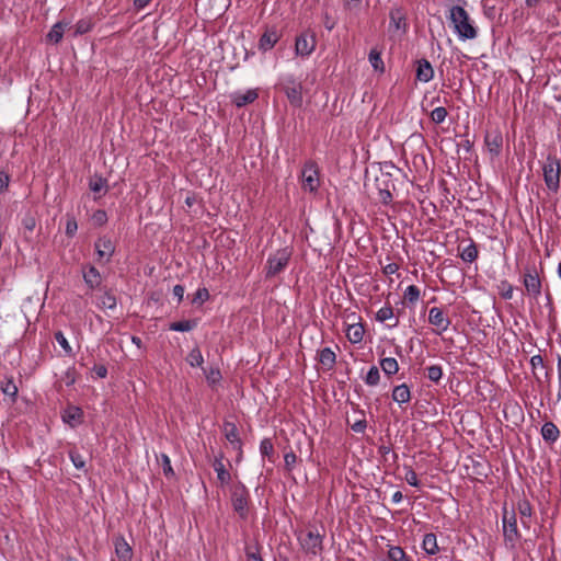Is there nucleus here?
I'll return each mask as SVG.
<instances>
[{"label": "nucleus", "instance_id": "1", "mask_svg": "<svg viewBox=\"0 0 561 561\" xmlns=\"http://www.w3.org/2000/svg\"><path fill=\"white\" fill-rule=\"evenodd\" d=\"M449 20L459 39L467 41L477 37V30L472 25L469 14L462 7H451L449 10Z\"/></svg>", "mask_w": 561, "mask_h": 561}, {"label": "nucleus", "instance_id": "2", "mask_svg": "<svg viewBox=\"0 0 561 561\" xmlns=\"http://www.w3.org/2000/svg\"><path fill=\"white\" fill-rule=\"evenodd\" d=\"M291 255V251L289 248H284L276 251L273 255H271L267 260V276H275L279 272H282L287 265Z\"/></svg>", "mask_w": 561, "mask_h": 561}, {"label": "nucleus", "instance_id": "3", "mask_svg": "<svg viewBox=\"0 0 561 561\" xmlns=\"http://www.w3.org/2000/svg\"><path fill=\"white\" fill-rule=\"evenodd\" d=\"M561 172L560 161L556 158L548 157L543 165V178L547 186L556 191L559 187V179Z\"/></svg>", "mask_w": 561, "mask_h": 561}, {"label": "nucleus", "instance_id": "4", "mask_svg": "<svg viewBox=\"0 0 561 561\" xmlns=\"http://www.w3.org/2000/svg\"><path fill=\"white\" fill-rule=\"evenodd\" d=\"M503 528L505 540L511 547H514L518 538L516 517L514 513H508L507 511L504 512Z\"/></svg>", "mask_w": 561, "mask_h": 561}, {"label": "nucleus", "instance_id": "5", "mask_svg": "<svg viewBox=\"0 0 561 561\" xmlns=\"http://www.w3.org/2000/svg\"><path fill=\"white\" fill-rule=\"evenodd\" d=\"M302 187L306 191L314 192L319 186L318 169L313 163H307L301 173Z\"/></svg>", "mask_w": 561, "mask_h": 561}, {"label": "nucleus", "instance_id": "6", "mask_svg": "<svg viewBox=\"0 0 561 561\" xmlns=\"http://www.w3.org/2000/svg\"><path fill=\"white\" fill-rule=\"evenodd\" d=\"M301 547L316 554L321 549V536L317 531L307 530L302 531L299 536Z\"/></svg>", "mask_w": 561, "mask_h": 561}, {"label": "nucleus", "instance_id": "7", "mask_svg": "<svg viewBox=\"0 0 561 561\" xmlns=\"http://www.w3.org/2000/svg\"><path fill=\"white\" fill-rule=\"evenodd\" d=\"M316 48V38L312 34L304 33L296 39L295 50L298 56L307 57Z\"/></svg>", "mask_w": 561, "mask_h": 561}, {"label": "nucleus", "instance_id": "8", "mask_svg": "<svg viewBox=\"0 0 561 561\" xmlns=\"http://www.w3.org/2000/svg\"><path fill=\"white\" fill-rule=\"evenodd\" d=\"M95 251L98 254L99 262L106 263L111 260V257L115 251V247L111 239L100 238L95 242Z\"/></svg>", "mask_w": 561, "mask_h": 561}, {"label": "nucleus", "instance_id": "9", "mask_svg": "<svg viewBox=\"0 0 561 561\" xmlns=\"http://www.w3.org/2000/svg\"><path fill=\"white\" fill-rule=\"evenodd\" d=\"M115 554L119 561H130L133 550L129 543L123 537H116L114 541Z\"/></svg>", "mask_w": 561, "mask_h": 561}, {"label": "nucleus", "instance_id": "10", "mask_svg": "<svg viewBox=\"0 0 561 561\" xmlns=\"http://www.w3.org/2000/svg\"><path fill=\"white\" fill-rule=\"evenodd\" d=\"M524 285L529 295L538 297L541 293V283L536 273H526L524 276Z\"/></svg>", "mask_w": 561, "mask_h": 561}, {"label": "nucleus", "instance_id": "11", "mask_svg": "<svg viewBox=\"0 0 561 561\" xmlns=\"http://www.w3.org/2000/svg\"><path fill=\"white\" fill-rule=\"evenodd\" d=\"M428 321L431 324L435 325L440 331H445L449 325V321L444 317L443 311L436 307L430 310Z\"/></svg>", "mask_w": 561, "mask_h": 561}, {"label": "nucleus", "instance_id": "12", "mask_svg": "<svg viewBox=\"0 0 561 561\" xmlns=\"http://www.w3.org/2000/svg\"><path fill=\"white\" fill-rule=\"evenodd\" d=\"M68 26L69 23L66 22H57L54 24L46 36L47 42L51 44H58L62 39L65 31L68 28Z\"/></svg>", "mask_w": 561, "mask_h": 561}, {"label": "nucleus", "instance_id": "13", "mask_svg": "<svg viewBox=\"0 0 561 561\" xmlns=\"http://www.w3.org/2000/svg\"><path fill=\"white\" fill-rule=\"evenodd\" d=\"M256 98V90H247L244 92H236L232 94V101L238 107L252 103Z\"/></svg>", "mask_w": 561, "mask_h": 561}, {"label": "nucleus", "instance_id": "14", "mask_svg": "<svg viewBox=\"0 0 561 561\" xmlns=\"http://www.w3.org/2000/svg\"><path fill=\"white\" fill-rule=\"evenodd\" d=\"M224 434L227 440L236 448L240 449L241 442L238 435V430L233 423L226 422L224 424Z\"/></svg>", "mask_w": 561, "mask_h": 561}, {"label": "nucleus", "instance_id": "15", "mask_svg": "<svg viewBox=\"0 0 561 561\" xmlns=\"http://www.w3.org/2000/svg\"><path fill=\"white\" fill-rule=\"evenodd\" d=\"M82 412L77 407H69L62 414V420L65 423L75 427L81 422Z\"/></svg>", "mask_w": 561, "mask_h": 561}, {"label": "nucleus", "instance_id": "16", "mask_svg": "<svg viewBox=\"0 0 561 561\" xmlns=\"http://www.w3.org/2000/svg\"><path fill=\"white\" fill-rule=\"evenodd\" d=\"M434 76V70L431 64L426 60H422L417 65L416 78L422 82H428Z\"/></svg>", "mask_w": 561, "mask_h": 561}, {"label": "nucleus", "instance_id": "17", "mask_svg": "<svg viewBox=\"0 0 561 561\" xmlns=\"http://www.w3.org/2000/svg\"><path fill=\"white\" fill-rule=\"evenodd\" d=\"M390 27L396 31H400L405 27V15L399 8H394L390 12Z\"/></svg>", "mask_w": 561, "mask_h": 561}, {"label": "nucleus", "instance_id": "18", "mask_svg": "<svg viewBox=\"0 0 561 561\" xmlns=\"http://www.w3.org/2000/svg\"><path fill=\"white\" fill-rule=\"evenodd\" d=\"M278 41V35L276 31H266L259 43V47L262 50H268L271 49Z\"/></svg>", "mask_w": 561, "mask_h": 561}, {"label": "nucleus", "instance_id": "19", "mask_svg": "<svg viewBox=\"0 0 561 561\" xmlns=\"http://www.w3.org/2000/svg\"><path fill=\"white\" fill-rule=\"evenodd\" d=\"M485 144L489 152L492 156H497L502 147V136L500 134L488 135Z\"/></svg>", "mask_w": 561, "mask_h": 561}, {"label": "nucleus", "instance_id": "20", "mask_svg": "<svg viewBox=\"0 0 561 561\" xmlns=\"http://www.w3.org/2000/svg\"><path fill=\"white\" fill-rule=\"evenodd\" d=\"M346 336L352 343H359L364 336V328L359 323L351 324L347 327Z\"/></svg>", "mask_w": 561, "mask_h": 561}, {"label": "nucleus", "instance_id": "21", "mask_svg": "<svg viewBox=\"0 0 561 561\" xmlns=\"http://www.w3.org/2000/svg\"><path fill=\"white\" fill-rule=\"evenodd\" d=\"M286 95L289 102L295 106H300L302 103L301 87L293 84L286 88Z\"/></svg>", "mask_w": 561, "mask_h": 561}, {"label": "nucleus", "instance_id": "22", "mask_svg": "<svg viewBox=\"0 0 561 561\" xmlns=\"http://www.w3.org/2000/svg\"><path fill=\"white\" fill-rule=\"evenodd\" d=\"M392 399L400 404L408 402L410 400V390L408 386H397L392 391Z\"/></svg>", "mask_w": 561, "mask_h": 561}, {"label": "nucleus", "instance_id": "23", "mask_svg": "<svg viewBox=\"0 0 561 561\" xmlns=\"http://www.w3.org/2000/svg\"><path fill=\"white\" fill-rule=\"evenodd\" d=\"M214 470L217 473L218 480L222 484H227L230 481V473L226 470L225 465L221 459L216 458L214 461Z\"/></svg>", "mask_w": 561, "mask_h": 561}, {"label": "nucleus", "instance_id": "24", "mask_svg": "<svg viewBox=\"0 0 561 561\" xmlns=\"http://www.w3.org/2000/svg\"><path fill=\"white\" fill-rule=\"evenodd\" d=\"M541 434L546 440L554 442L558 439L560 432L553 423L547 422L541 428Z\"/></svg>", "mask_w": 561, "mask_h": 561}, {"label": "nucleus", "instance_id": "25", "mask_svg": "<svg viewBox=\"0 0 561 561\" xmlns=\"http://www.w3.org/2000/svg\"><path fill=\"white\" fill-rule=\"evenodd\" d=\"M423 549L428 554H435L438 551L437 540L434 534H426L424 536Z\"/></svg>", "mask_w": 561, "mask_h": 561}, {"label": "nucleus", "instance_id": "26", "mask_svg": "<svg viewBox=\"0 0 561 561\" xmlns=\"http://www.w3.org/2000/svg\"><path fill=\"white\" fill-rule=\"evenodd\" d=\"M83 277L85 283L92 288L100 285L101 275L99 271L93 266H91L89 271L83 274Z\"/></svg>", "mask_w": 561, "mask_h": 561}, {"label": "nucleus", "instance_id": "27", "mask_svg": "<svg viewBox=\"0 0 561 561\" xmlns=\"http://www.w3.org/2000/svg\"><path fill=\"white\" fill-rule=\"evenodd\" d=\"M381 369L387 375H393L399 370L398 362L392 357H387L380 362Z\"/></svg>", "mask_w": 561, "mask_h": 561}, {"label": "nucleus", "instance_id": "28", "mask_svg": "<svg viewBox=\"0 0 561 561\" xmlns=\"http://www.w3.org/2000/svg\"><path fill=\"white\" fill-rule=\"evenodd\" d=\"M93 27V23L90 19H82L77 22V24L73 26V35H82L88 32H90Z\"/></svg>", "mask_w": 561, "mask_h": 561}, {"label": "nucleus", "instance_id": "29", "mask_svg": "<svg viewBox=\"0 0 561 561\" xmlns=\"http://www.w3.org/2000/svg\"><path fill=\"white\" fill-rule=\"evenodd\" d=\"M247 500L243 496V494H238L237 492L233 495V507L237 513L240 514V516H244L247 512Z\"/></svg>", "mask_w": 561, "mask_h": 561}, {"label": "nucleus", "instance_id": "30", "mask_svg": "<svg viewBox=\"0 0 561 561\" xmlns=\"http://www.w3.org/2000/svg\"><path fill=\"white\" fill-rule=\"evenodd\" d=\"M319 360L322 365L332 367L335 363V354L330 348H323L319 354Z\"/></svg>", "mask_w": 561, "mask_h": 561}, {"label": "nucleus", "instance_id": "31", "mask_svg": "<svg viewBox=\"0 0 561 561\" xmlns=\"http://www.w3.org/2000/svg\"><path fill=\"white\" fill-rule=\"evenodd\" d=\"M369 62L375 70L383 71V61L380 57V53L376 48H373L369 53Z\"/></svg>", "mask_w": 561, "mask_h": 561}, {"label": "nucleus", "instance_id": "32", "mask_svg": "<svg viewBox=\"0 0 561 561\" xmlns=\"http://www.w3.org/2000/svg\"><path fill=\"white\" fill-rule=\"evenodd\" d=\"M89 186L92 192L101 194L105 192L106 181L102 178L94 176L90 180Z\"/></svg>", "mask_w": 561, "mask_h": 561}, {"label": "nucleus", "instance_id": "33", "mask_svg": "<svg viewBox=\"0 0 561 561\" xmlns=\"http://www.w3.org/2000/svg\"><path fill=\"white\" fill-rule=\"evenodd\" d=\"M187 362L193 367H199L204 363L203 355L198 348H193L187 355Z\"/></svg>", "mask_w": 561, "mask_h": 561}, {"label": "nucleus", "instance_id": "34", "mask_svg": "<svg viewBox=\"0 0 561 561\" xmlns=\"http://www.w3.org/2000/svg\"><path fill=\"white\" fill-rule=\"evenodd\" d=\"M1 390L5 396H9L12 400H14L18 394V387L11 379H8L1 386Z\"/></svg>", "mask_w": 561, "mask_h": 561}, {"label": "nucleus", "instance_id": "35", "mask_svg": "<svg viewBox=\"0 0 561 561\" xmlns=\"http://www.w3.org/2000/svg\"><path fill=\"white\" fill-rule=\"evenodd\" d=\"M194 327H195V323L192 321H179V322H173L170 325V329L173 331H179V332H187V331H191Z\"/></svg>", "mask_w": 561, "mask_h": 561}, {"label": "nucleus", "instance_id": "36", "mask_svg": "<svg viewBox=\"0 0 561 561\" xmlns=\"http://www.w3.org/2000/svg\"><path fill=\"white\" fill-rule=\"evenodd\" d=\"M478 251L474 245H468L461 251V259L466 262L476 260Z\"/></svg>", "mask_w": 561, "mask_h": 561}, {"label": "nucleus", "instance_id": "37", "mask_svg": "<svg viewBox=\"0 0 561 561\" xmlns=\"http://www.w3.org/2000/svg\"><path fill=\"white\" fill-rule=\"evenodd\" d=\"M447 116V111L445 107H436L432 111L431 113V118L433 122L439 124V123H443L445 121Z\"/></svg>", "mask_w": 561, "mask_h": 561}, {"label": "nucleus", "instance_id": "38", "mask_svg": "<svg viewBox=\"0 0 561 561\" xmlns=\"http://www.w3.org/2000/svg\"><path fill=\"white\" fill-rule=\"evenodd\" d=\"M206 379L210 386H215L221 380V374L218 369L210 368L206 371Z\"/></svg>", "mask_w": 561, "mask_h": 561}, {"label": "nucleus", "instance_id": "39", "mask_svg": "<svg viewBox=\"0 0 561 561\" xmlns=\"http://www.w3.org/2000/svg\"><path fill=\"white\" fill-rule=\"evenodd\" d=\"M209 298V293L206 288H199L197 289V291L195 293L193 299H192V302L193 304H197V305H202L204 304L207 299Z\"/></svg>", "mask_w": 561, "mask_h": 561}, {"label": "nucleus", "instance_id": "40", "mask_svg": "<svg viewBox=\"0 0 561 561\" xmlns=\"http://www.w3.org/2000/svg\"><path fill=\"white\" fill-rule=\"evenodd\" d=\"M388 557L390 561H404L405 553L401 548L392 547L389 550Z\"/></svg>", "mask_w": 561, "mask_h": 561}, {"label": "nucleus", "instance_id": "41", "mask_svg": "<svg viewBox=\"0 0 561 561\" xmlns=\"http://www.w3.org/2000/svg\"><path fill=\"white\" fill-rule=\"evenodd\" d=\"M380 378L379 370L377 367H371L366 376V382L370 386H375L378 383Z\"/></svg>", "mask_w": 561, "mask_h": 561}, {"label": "nucleus", "instance_id": "42", "mask_svg": "<svg viewBox=\"0 0 561 561\" xmlns=\"http://www.w3.org/2000/svg\"><path fill=\"white\" fill-rule=\"evenodd\" d=\"M443 376L442 368L439 366H431L427 368V377L432 381H438Z\"/></svg>", "mask_w": 561, "mask_h": 561}, {"label": "nucleus", "instance_id": "43", "mask_svg": "<svg viewBox=\"0 0 561 561\" xmlns=\"http://www.w3.org/2000/svg\"><path fill=\"white\" fill-rule=\"evenodd\" d=\"M70 459L78 470H83L85 468V460L80 454L70 451Z\"/></svg>", "mask_w": 561, "mask_h": 561}, {"label": "nucleus", "instance_id": "44", "mask_svg": "<svg viewBox=\"0 0 561 561\" xmlns=\"http://www.w3.org/2000/svg\"><path fill=\"white\" fill-rule=\"evenodd\" d=\"M393 317V311L390 307H383L378 310L376 318L380 322H385Z\"/></svg>", "mask_w": 561, "mask_h": 561}, {"label": "nucleus", "instance_id": "45", "mask_svg": "<svg viewBox=\"0 0 561 561\" xmlns=\"http://www.w3.org/2000/svg\"><path fill=\"white\" fill-rule=\"evenodd\" d=\"M420 297V290L417 289L416 286L414 285H411L409 286L407 289H405V293H404V298L408 299L409 301H416Z\"/></svg>", "mask_w": 561, "mask_h": 561}, {"label": "nucleus", "instance_id": "46", "mask_svg": "<svg viewBox=\"0 0 561 561\" xmlns=\"http://www.w3.org/2000/svg\"><path fill=\"white\" fill-rule=\"evenodd\" d=\"M159 461H160L161 466L163 467L164 474L170 476L173 473L170 458L167 455L162 454L159 458Z\"/></svg>", "mask_w": 561, "mask_h": 561}, {"label": "nucleus", "instance_id": "47", "mask_svg": "<svg viewBox=\"0 0 561 561\" xmlns=\"http://www.w3.org/2000/svg\"><path fill=\"white\" fill-rule=\"evenodd\" d=\"M101 305L103 308L114 309L116 307V299L114 296L106 294L102 297Z\"/></svg>", "mask_w": 561, "mask_h": 561}, {"label": "nucleus", "instance_id": "48", "mask_svg": "<svg viewBox=\"0 0 561 561\" xmlns=\"http://www.w3.org/2000/svg\"><path fill=\"white\" fill-rule=\"evenodd\" d=\"M518 510H519V513H520V515L523 517V523L526 524L525 518L530 517V514H531V508H530L529 503L526 502V501L520 502L519 505H518Z\"/></svg>", "mask_w": 561, "mask_h": 561}, {"label": "nucleus", "instance_id": "49", "mask_svg": "<svg viewBox=\"0 0 561 561\" xmlns=\"http://www.w3.org/2000/svg\"><path fill=\"white\" fill-rule=\"evenodd\" d=\"M55 337H56V341L58 342V344L65 350V352L70 354L71 353V346L69 345V343H68L67 339L65 337V335L61 332H57L55 334Z\"/></svg>", "mask_w": 561, "mask_h": 561}, {"label": "nucleus", "instance_id": "50", "mask_svg": "<svg viewBox=\"0 0 561 561\" xmlns=\"http://www.w3.org/2000/svg\"><path fill=\"white\" fill-rule=\"evenodd\" d=\"M260 450L263 456H270L273 451V444L271 439H263L260 445Z\"/></svg>", "mask_w": 561, "mask_h": 561}, {"label": "nucleus", "instance_id": "51", "mask_svg": "<svg viewBox=\"0 0 561 561\" xmlns=\"http://www.w3.org/2000/svg\"><path fill=\"white\" fill-rule=\"evenodd\" d=\"M77 229H78V224H77L76 219L72 217H69L67 219L66 233L70 237H72L76 233Z\"/></svg>", "mask_w": 561, "mask_h": 561}, {"label": "nucleus", "instance_id": "52", "mask_svg": "<svg viewBox=\"0 0 561 561\" xmlns=\"http://www.w3.org/2000/svg\"><path fill=\"white\" fill-rule=\"evenodd\" d=\"M285 466L288 470H291L294 466L296 465L297 457L294 453H287L284 457Z\"/></svg>", "mask_w": 561, "mask_h": 561}, {"label": "nucleus", "instance_id": "53", "mask_svg": "<svg viewBox=\"0 0 561 561\" xmlns=\"http://www.w3.org/2000/svg\"><path fill=\"white\" fill-rule=\"evenodd\" d=\"M405 480L412 486H417L419 485L417 476L411 469L407 470V472H405Z\"/></svg>", "mask_w": 561, "mask_h": 561}, {"label": "nucleus", "instance_id": "54", "mask_svg": "<svg viewBox=\"0 0 561 561\" xmlns=\"http://www.w3.org/2000/svg\"><path fill=\"white\" fill-rule=\"evenodd\" d=\"M106 213L103 210H98L93 215V221L99 226L103 225L106 221Z\"/></svg>", "mask_w": 561, "mask_h": 561}, {"label": "nucleus", "instance_id": "55", "mask_svg": "<svg viewBox=\"0 0 561 561\" xmlns=\"http://www.w3.org/2000/svg\"><path fill=\"white\" fill-rule=\"evenodd\" d=\"M23 226L25 229L30 230V231H33L36 227V220L34 217L32 216H28L26 218H24L23 220Z\"/></svg>", "mask_w": 561, "mask_h": 561}, {"label": "nucleus", "instance_id": "56", "mask_svg": "<svg viewBox=\"0 0 561 561\" xmlns=\"http://www.w3.org/2000/svg\"><path fill=\"white\" fill-rule=\"evenodd\" d=\"M379 199L383 203H388L391 198L389 190L378 187Z\"/></svg>", "mask_w": 561, "mask_h": 561}, {"label": "nucleus", "instance_id": "57", "mask_svg": "<svg viewBox=\"0 0 561 561\" xmlns=\"http://www.w3.org/2000/svg\"><path fill=\"white\" fill-rule=\"evenodd\" d=\"M362 0H344V7L347 10H355L359 7Z\"/></svg>", "mask_w": 561, "mask_h": 561}, {"label": "nucleus", "instance_id": "58", "mask_svg": "<svg viewBox=\"0 0 561 561\" xmlns=\"http://www.w3.org/2000/svg\"><path fill=\"white\" fill-rule=\"evenodd\" d=\"M9 185L8 174L0 172V192H3Z\"/></svg>", "mask_w": 561, "mask_h": 561}, {"label": "nucleus", "instance_id": "59", "mask_svg": "<svg viewBox=\"0 0 561 561\" xmlns=\"http://www.w3.org/2000/svg\"><path fill=\"white\" fill-rule=\"evenodd\" d=\"M173 295L179 299L182 300L184 296V287L181 285H175L173 287Z\"/></svg>", "mask_w": 561, "mask_h": 561}, {"label": "nucleus", "instance_id": "60", "mask_svg": "<svg viewBox=\"0 0 561 561\" xmlns=\"http://www.w3.org/2000/svg\"><path fill=\"white\" fill-rule=\"evenodd\" d=\"M247 558L248 561H263L257 553L251 551L250 549L247 550Z\"/></svg>", "mask_w": 561, "mask_h": 561}, {"label": "nucleus", "instance_id": "61", "mask_svg": "<svg viewBox=\"0 0 561 561\" xmlns=\"http://www.w3.org/2000/svg\"><path fill=\"white\" fill-rule=\"evenodd\" d=\"M365 427H366V423H365L364 421H358V422H356V423H354V424L352 425V428H353L355 432H357V433L363 432V431L365 430Z\"/></svg>", "mask_w": 561, "mask_h": 561}, {"label": "nucleus", "instance_id": "62", "mask_svg": "<svg viewBox=\"0 0 561 561\" xmlns=\"http://www.w3.org/2000/svg\"><path fill=\"white\" fill-rule=\"evenodd\" d=\"M150 2V0H134V7L137 9V10H141L144 9L148 3Z\"/></svg>", "mask_w": 561, "mask_h": 561}, {"label": "nucleus", "instance_id": "63", "mask_svg": "<svg viewBox=\"0 0 561 561\" xmlns=\"http://www.w3.org/2000/svg\"><path fill=\"white\" fill-rule=\"evenodd\" d=\"M95 373L100 378H104L106 376V368L104 366H100L95 368Z\"/></svg>", "mask_w": 561, "mask_h": 561}, {"label": "nucleus", "instance_id": "64", "mask_svg": "<svg viewBox=\"0 0 561 561\" xmlns=\"http://www.w3.org/2000/svg\"><path fill=\"white\" fill-rule=\"evenodd\" d=\"M402 500V493L397 491L392 494V502L399 503Z\"/></svg>", "mask_w": 561, "mask_h": 561}]
</instances>
